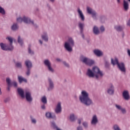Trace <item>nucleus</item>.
I'll return each instance as SVG.
<instances>
[{"instance_id":"1","label":"nucleus","mask_w":130,"mask_h":130,"mask_svg":"<svg viewBox=\"0 0 130 130\" xmlns=\"http://www.w3.org/2000/svg\"><path fill=\"white\" fill-rule=\"evenodd\" d=\"M79 101L82 104L85 106H91L94 103L92 99L89 97V93L86 90H82L79 95Z\"/></svg>"},{"instance_id":"2","label":"nucleus","mask_w":130,"mask_h":130,"mask_svg":"<svg viewBox=\"0 0 130 130\" xmlns=\"http://www.w3.org/2000/svg\"><path fill=\"white\" fill-rule=\"evenodd\" d=\"M16 21L18 23H22V22H24L25 24H30L32 25L35 28H37V24L34 23L33 20H31L29 17L26 16H19L17 18Z\"/></svg>"},{"instance_id":"3","label":"nucleus","mask_w":130,"mask_h":130,"mask_svg":"<svg viewBox=\"0 0 130 130\" xmlns=\"http://www.w3.org/2000/svg\"><path fill=\"white\" fill-rule=\"evenodd\" d=\"M75 46V41L72 38H69L64 43V48L68 52H73V47Z\"/></svg>"},{"instance_id":"4","label":"nucleus","mask_w":130,"mask_h":130,"mask_svg":"<svg viewBox=\"0 0 130 130\" xmlns=\"http://www.w3.org/2000/svg\"><path fill=\"white\" fill-rule=\"evenodd\" d=\"M92 72L94 74L95 78L96 80H99L100 79H102L103 76H104V73L102 71H100V69L98 67L94 66L92 68Z\"/></svg>"},{"instance_id":"5","label":"nucleus","mask_w":130,"mask_h":130,"mask_svg":"<svg viewBox=\"0 0 130 130\" xmlns=\"http://www.w3.org/2000/svg\"><path fill=\"white\" fill-rule=\"evenodd\" d=\"M80 60L83 63H85V64H86V66H88L89 67H92V66L95 63V61L94 60L84 56H81L80 57Z\"/></svg>"},{"instance_id":"6","label":"nucleus","mask_w":130,"mask_h":130,"mask_svg":"<svg viewBox=\"0 0 130 130\" xmlns=\"http://www.w3.org/2000/svg\"><path fill=\"white\" fill-rule=\"evenodd\" d=\"M44 64L47 67V69L50 73H54V69L51 66V62L48 59L44 60Z\"/></svg>"},{"instance_id":"7","label":"nucleus","mask_w":130,"mask_h":130,"mask_svg":"<svg viewBox=\"0 0 130 130\" xmlns=\"http://www.w3.org/2000/svg\"><path fill=\"white\" fill-rule=\"evenodd\" d=\"M0 46L2 50H13L14 49V46H13L12 44L8 45L7 44H4V43H1Z\"/></svg>"},{"instance_id":"8","label":"nucleus","mask_w":130,"mask_h":130,"mask_svg":"<svg viewBox=\"0 0 130 130\" xmlns=\"http://www.w3.org/2000/svg\"><path fill=\"white\" fill-rule=\"evenodd\" d=\"M87 12L88 14H90V15H92V17L94 20H97L98 15L95 11L93 10L92 8L87 7Z\"/></svg>"},{"instance_id":"9","label":"nucleus","mask_w":130,"mask_h":130,"mask_svg":"<svg viewBox=\"0 0 130 130\" xmlns=\"http://www.w3.org/2000/svg\"><path fill=\"white\" fill-rule=\"evenodd\" d=\"M107 93L109 95H113L114 94V85L112 83H110L108 85Z\"/></svg>"},{"instance_id":"10","label":"nucleus","mask_w":130,"mask_h":130,"mask_svg":"<svg viewBox=\"0 0 130 130\" xmlns=\"http://www.w3.org/2000/svg\"><path fill=\"white\" fill-rule=\"evenodd\" d=\"M25 99L27 102H32L33 101V98L32 97V93L31 91L27 90L25 92Z\"/></svg>"},{"instance_id":"11","label":"nucleus","mask_w":130,"mask_h":130,"mask_svg":"<svg viewBox=\"0 0 130 130\" xmlns=\"http://www.w3.org/2000/svg\"><path fill=\"white\" fill-rule=\"evenodd\" d=\"M117 68L122 73H125L126 72V69H125V64L122 62L118 64Z\"/></svg>"},{"instance_id":"12","label":"nucleus","mask_w":130,"mask_h":130,"mask_svg":"<svg viewBox=\"0 0 130 130\" xmlns=\"http://www.w3.org/2000/svg\"><path fill=\"white\" fill-rule=\"evenodd\" d=\"M115 107L117 110H119L120 111H121V112H122V114H126V109H125L124 108L122 107V106H121V105L115 104Z\"/></svg>"},{"instance_id":"13","label":"nucleus","mask_w":130,"mask_h":130,"mask_svg":"<svg viewBox=\"0 0 130 130\" xmlns=\"http://www.w3.org/2000/svg\"><path fill=\"white\" fill-rule=\"evenodd\" d=\"M99 122L98 116L96 115H93L91 118L90 123L91 125H96Z\"/></svg>"},{"instance_id":"14","label":"nucleus","mask_w":130,"mask_h":130,"mask_svg":"<svg viewBox=\"0 0 130 130\" xmlns=\"http://www.w3.org/2000/svg\"><path fill=\"white\" fill-rule=\"evenodd\" d=\"M49 86L47 88L48 91H52L54 89V83H53V81L51 78L48 79Z\"/></svg>"},{"instance_id":"15","label":"nucleus","mask_w":130,"mask_h":130,"mask_svg":"<svg viewBox=\"0 0 130 130\" xmlns=\"http://www.w3.org/2000/svg\"><path fill=\"white\" fill-rule=\"evenodd\" d=\"M77 13L78 14V17L79 19H80L82 22H84V21H85V16L80 8H78Z\"/></svg>"},{"instance_id":"16","label":"nucleus","mask_w":130,"mask_h":130,"mask_svg":"<svg viewBox=\"0 0 130 130\" xmlns=\"http://www.w3.org/2000/svg\"><path fill=\"white\" fill-rule=\"evenodd\" d=\"M46 117L50 119V118H52V119H56V116H55V114L50 112H47L45 114Z\"/></svg>"},{"instance_id":"17","label":"nucleus","mask_w":130,"mask_h":130,"mask_svg":"<svg viewBox=\"0 0 130 130\" xmlns=\"http://www.w3.org/2000/svg\"><path fill=\"white\" fill-rule=\"evenodd\" d=\"M55 112L57 114L61 112V102H59L57 103L55 109Z\"/></svg>"},{"instance_id":"18","label":"nucleus","mask_w":130,"mask_h":130,"mask_svg":"<svg viewBox=\"0 0 130 130\" xmlns=\"http://www.w3.org/2000/svg\"><path fill=\"white\" fill-rule=\"evenodd\" d=\"M86 76L89 78H95V74L93 72V70L88 69L86 72Z\"/></svg>"},{"instance_id":"19","label":"nucleus","mask_w":130,"mask_h":130,"mask_svg":"<svg viewBox=\"0 0 130 130\" xmlns=\"http://www.w3.org/2000/svg\"><path fill=\"white\" fill-rule=\"evenodd\" d=\"M17 93L21 98H24L25 97V92H24V89L22 88H17Z\"/></svg>"},{"instance_id":"20","label":"nucleus","mask_w":130,"mask_h":130,"mask_svg":"<svg viewBox=\"0 0 130 130\" xmlns=\"http://www.w3.org/2000/svg\"><path fill=\"white\" fill-rule=\"evenodd\" d=\"M122 96L125 100H129L130 96L128 91L124 90L122 93Z\"/></svg>"},{"instance_id":"21","label":"nucleus","mask_w":130,"mask_h":130,"mask_svg":"<svg viewBox=\"0 0 130 130\" xmlns=\"http://www.w3.org/2000/svg\"><path fill=\"white\" fill-rule=\"evenodd\" d=\"M123 8L124 11H128V9H129L128 1H126V0L123 1Z\"/></svg>"},{"instance_id":"22","label":"nucleus","mask_w":130,"mask_h":130,"mask_svg":"<svg viewBox=\"0 0 130 130\" xmlns=\"http://www.w3.org/2000/svg\"><path fill=\"white\" fill-rule=\"evenodd\" d=\"M93 53L96 56H102L103 55V52L100 49H95L93 50Z\"/></svg>"},{"instance_id":"23","label":"nucleus","mask_w":130,"mask_h":130,"mask_svg":"<svg viewBox=\"0 0 130 130\" xmlns=\"http://www.w3.org/2000/svg\"><path fill=\"white\" fill-rule=\"evenodd\" d=\"M25 64L27 69H32V62L29 60H26L25 61Z\"/></svg>"},{"instance_id":"24","label":"nucleus","mask_w":130,"mask_h":130,"mask_svg":"<svg viewBox=\"0 0 130 130\" xmlns=\"http://www.w3.org/2000/svg\"><path fill=\"white\" fill-rule=\"evenodd\" d=\"M42 38L43 40H44L46 42H48V35L47 32H44L42 35Z\"/></svg>"},{"instance_id":"25","label":"nucleus","mask_w":130,"mask_h":130,"mask_svg":"<svg viewBox=\"0 0 130 130\" xmlns=\"http://www.w3.org/2000/svg\"><path fill=\"white\" fill-rule=\"evenodd\" d=\"M78 27L80 30V33L83 34L84 32V27H85V24L82 22H79L78 23Z\"/></svg>"},{"instance_id":"26","label":"nucleus","mask_w":130,"mask_h":130,"mask_svg":"<svg viewBox=\"0 0 130 130\" xmlns=\"http://www.w3.org/2000/svg\"><path fill=\"white\" fill-rule=\"evenodd\" d=\"M18 79L20 84H22L23 82H24V83H27V80L21 76H18Z\"/></svg>"},{"instance_id":"27","label":"nucleus","mask_w":130,"mask_h":130,"mask_svg":"<svg viewBox=\"0 0 130 130\" xmlns=\"http://www.w3.org/2000/svg\"><path fill=\"white\" fill-rule=\"evenodd\" d=\"M93 32L95 35H99V34H100V30H99V28L96 26H93Z\"/></svg>"},{"instance_id":"28","label":"nucleus","mask_w":130,"mask_h":130,"mask_svg":"<svg viewBox=\"0 0 130 130\" xmlns=\"http://www.w3.org/2000/svg\"><path fill=\"white\" fill-rule=\"evenodd\" d=\"M18 29H19V25H18V23H14L11 26V29L13 31H17Z\"/></svg>"},{"instance_id":"29","label":"nucleus","mask_w":130,"mask_h":130,"mask_svg":"<svg viewBox=\"0 0 130 130\" xmlns=\"http://www.w3.org/2000/svg\"><path fill=\"white\" fill-rule=\"evenodd\" d=\"M111 63L113 66H115L116 64L118 66L119 62H118V59H117V58H115L111 59Z\"/></svg>"},{"instance_id":"30","label":"nucleus","mask_w":130,"mask_h":130,"mask_svg":"<svg viewBox=\"0 0 130 130\" xmlns=\"http://www.w3.org/2000/svg\"><path fill=\"white\" fill-rule=\"evenodd\" d=\"M17 41L20 45H21V46H23L24 44V41L23 40V38H22L20 36H19L18 37Z\"/></svg>"},{"instance_id":"31","label":"nucleus","mask_w":130,"mask_h":130,"mask_svg":"<svg viewBox=\"0 0 130 130\" xmlns=\"http://www.w3.org/2000/svg\"><path fill=\"white\" fill-rule=\"evenodd\" d=\"M78 117L74 114H71L70 116V120L71 121H75Z\"/></svg>"},{"instance_id":"32","label":"nucleus","mask_w":130,"mask_h":130,"mask_svg":"<svg viewBox=\"0 0 130 130\" xmlns=\"http://www.w3.org/2000/svg\"><path fill=\"white\" fill-rule=\"evenodd\" d=\"M114 28L115 29V30H116V31L119 32L120 31H122V30L123 29V26L118 25L115 26Z\"/></svg>"},{"instance_id":"33","label":"nucleus","mask_w":130,"mask_h":130,"mask_svg":"<svg viewBox=\"0 0 130 130\" xmlns=\"http://www.w3.org/2000/svg\"><path fill=\"white\" fill-rule=\"evenodd\" d=\"M41 101L43 104H47V98L46 96L44 95L41 98Z\"/></svg>"},{"instance_id":"34","label":"nucleus","mask_w":130,"mask_h":130,"mask_svg":"<svg viewBox=\"0 0 130 130\" xmlns=\"http://www.w3.org/2000/svg\"><path fill=\"white\" fill-rule=\"evenodd\" d=\"M51 126L55 130H62L61 128H60L59 127H57V126H56V124H55V122H51Z\"/></svg>"},{"instance_id":"35","label":"nucleus","mask_w":130,"mask_h":130,"mask_svg":"<svg viewBox=\"0 0 130 130\" xmlns=\"http://www.w3.org/2000/svg\"><path fill=\"white\" fill-rule=\"evenodd\" d=\"M15 67L18 69H22L23 66L22 65V62H15Z\"/></svg>"},{"instance_id":"36","label":"nucleus","mask_w":130,"mask_h":130,"mask_svg":"<svg viewBox=\"0 0 130 130\" xmlns=\"http://www.w3.org/2000/svg\"><path fill=\"white\" fill-rule=\"evenodd\" d=\"M113 130H121V129L119 127V125H118V124H114L113 126Z\"/></svg>"},{"instance_id":"37","label":"nucleus","mask_w":130,"mask_h":130,"mask_svg":"<svg viewBox=\"0 0 130 130\" xmlns=\"http://www.w3.org/2000/svg\"><path fill=\"white\" fill-rule=\"evenodd\" d=\"M0 14H2V15H6V11H5V9L0 6Z\"/></svg>"},{"instance_id":"38","label":"nucleus","mask_w":130,"mask_h":130,"mask_svg":"<svg viewBox=\"0 0 130 130\" xmlns=\"http://www.w3.org/2000/svg\"><path fill=\"white\" fill-rule=\"evenodd\" d=\"M6 39L10 42V44H13V41H14V39L11 37H8Z\"/></svg>"},{"instance_id":"39","label":"nucleus","mask_w":130,"mask_h":130,"mask_svg":"<svg viewBox=\"0 0 130 130\" xmlns=\"http://www.w3.org/2000/svg\"><path fill=\"white\" fill-rule=\"evenodd\" d=\"M6 82L8 86H12V82H11V79H10L9 78H7L6 79Z\"/></svg>"},{"instance_id":"40","label":"nucleus","mask_w":130,"mask_h":130,"mask_svg":"<svg viewBox=\"0 0 130 130\" xmlns=\"http://www.w3.org/2000/svg\"><path fill=\"white\" fill-rule=\"evenodd\" d=\"M82 125L85 127V128H88V123L87 121H84L82 123Z\"/></svg>"},{"instance_id":"41","label":"nucleus","mask_w":130,"mask_h":130,"mask_svg":"<svg viewBox=\"0 0 130 130\" xmlns=\"http://www.w3.org/2000/svg\"><path fill=\"white\" fill-rule=\"evenodd\" d=\"M12 86H14L15 88H17V87H18V83H17V82H16L15 81H13L12 82Z\"/></svg>"},{"instance_id":"42","label":"nucleus","mask_w":130,"mask_h":130,"mask_svg":"<svg viewBox=\"0 0 130 130\" xmlns=\"http://www.w3.org/2000/svg\"><path fill=\"white\" fill-rule=\"evenodd\" d=\"M31 123H33V124H36L37 123V120L34 118H31Z\"/></svg>"},{"instance_id":"43","label":"nucleus","mask_w":130,"mask_h":130,"mask_svg":"<svg viewBox=\"0 0 130 130\" xmlns=\"http://www.w3.org/2000/svg\"><path fill=\"white\" fill-rule=\"evenodd\" d=\"M31 74V69H27V71L26 72V76H30Z\"/></svg>"},{"instance_id":"44","label":"nucleus","mask_w":130,"mask_h":130,"mask_svg":"<svg viewBox=\"0 0 130 130\" xmlns=\"http://www.w3.org/2000/svg\"><path fill=\"white\" fill-rule=\"evenodd\" d=\"M28 53L30 54L31 55H33L34 54V51L31 50V49H28Z\"/></svg>"},{"instance_id":"45","label":"nucleus","mask_w":130,"mask_h":130,"mask_svg":"<svg viewBox=\"0 0 130 130\" xmlns=\"http://www.w3.org/2000/svg\"><path fill=\"white\" fill-rule=\"evenodd\" d=\"M63 64H64V66H65V67H66L67 68H69L70 67V65L69 64V63H67V62L66 61H63Z\"/></svg>"},{"instance_id":"46","label":"nucleus","mask_w":130,"mask_h":130,"mask_svg":"<svg viewBox=\"0 0 130 130\" xmlns=\"http://www.w3.org/2000/svg\"><path fill=\"white\" fill-rule=\"evenodd\" d=\"M82 121H83V118L78 119L77 120V122L79 124H81Z\"/></svg>"},{"instance_id":"47","label":"nucleus","mask_w":130,"mask_h":130,"mask_svg":"<svg viewBox=\"0 0 130 130\" xmlns=\"http://www.w3.org/2000/svg\"><path fill=\"white\" fill-rule=\"evenodd\" d=\"M100 30H101V32H104V31H105V28H104V26H102L100 27Z\"/></svg>"},{"instance_id":"48","label":"nucleus","mask_w":130,"mask_h":130,"mask_svg":"<svg viewBox=\"0 0 130 130\" xmlns=\"http://www.w3.org/2000/svg\"><path fill=\"white\" fill-rule=\"evenodd\" d=\"M41 108H42V109H43V110H44L46 109V107L45 106V105H44V104L41 106Z\"/></svg>"},{"instance_id":"49","label":"nucleus","mask_w":130,"mask_h":130,"mask_svg":"<svg viewBox=\"0 0 130 130\" xmlns=\"http://www.w3.org/2000/svg\"><path fill=\"white\" fill-rule=\"evenodd\" d=\"M77 130H83V127L82 126H78L77 127Z\"/></svg>"},{"instance_id":"50","label":"nucleus","mask_w":130,"mask_h":130,"mask_svg":"<svg viewBox=\"0 0 130 130\" xmlns=\"http://www.w3.org/2000/svg\"><path fill=\"white\" fill-rule=\"evenodd\" d=\"M39 42L41 45H42L43 44V41L42 40H39Z\"/></svg>"},{"instance_id":"51","label":"nucleus","mask_w":130,"mask_h":130,"mask_svg":"<svg viewBox=\"0 0 130 130\" xmlns=\"http://www.w3.org/2000/svg\"><path fill=\"white\" fill-rule=\"evenodd\" d=\"M11 87H12V85H8L7 87V90H8V91H10V90H11Z\"/></svg>"},{"instance_id":"52","label":"nucleus","mask_w":130,"mask_h":130,"mask_svg":"<svg viewBox=\"0 0 130 130\" xmlns=\"http://www.w3.org/2000/svg\"><path fill=\"white\" fill-rule=\"evenodd\" d=\"M127 52L128 55L129 56H130V50L128 49L127 50Z\"/></svg>"},{"instance_id":"53","label":"nucleus","mask_w":130,"mask_h":130,"mask_svg":"<svg viewBox=\"0 0 130 130\" xmlns=\"http://www.w3.org/2000/svg\"><path fill=\"white\" fill-rule=\"evenodd\" d=\"M81 36H82V38H83V39L85 38V36L84 35L83 32H82V34L81 33Z\"/></svg>"},{"instance_id":"54","label":"nucleus","mask_w":130,"mask_h":130,"mask_svg":"<svg viewBox=\"0 0 130 130\" xmlns=\"http://www.w3.org/2000/svg\"><path fill=\"white\" fill-rule=\"evenodd\" d=\"M51 3H54L55 2V0H49Z\"/></svg>"},{"instance_id":"55","label":"nucleus","mask_w":130,"mask_h":130,"mask_svg":"<svg viewBox=\"0 0 130 130\" xmlns=\"http://www.w3.org/2000/svg\"><path fill=\"white\" fill-rule=\"evenodd\" d=\"M117 4H120V0H117Z\"/></svg>"},{"instance_id":"56","label":"nucleus","mask_w":130,"mask_h":130,"mask_svg":"<svg viewBox=\"0 0 130 130\" xmlns=\"http://www.w3.org/2000/svg\"><path fill=\"white\" fill-rule=\"evenodd\" d=\"M56 60H57V61H60V59L57 58V59H56Z\"/></svg>"},{"instance_id":"57","label":"nucleus","mask_w":130,"mask_h":130,"mask_svg":"<svg viewBox=\"0 0 130 130\" xmlns=\"http://www.w3.org/2000/svg\"><path fill=\"white\" fill-rule=\"evenodd\" d=\"M4 102H8V101H7V100H4Z\"/></svg>"},{"instance_id":"58","label":"nucleus","mask_w":130,"mask_h":130,"mask_svg":"<svg viewBox=\"0 0 130 130\" xmlns=\"http://www.w3.org/2000/svg\"><path fill=\"white\" fill-rule=\"evenodd\" d=\"M0 94H2V91H1V88H0Z\"/></svg>"},{"instance_id":"59","label":"nucleus","mask_w":130,"mask_h":130,"mask_svg":"<svg viewBox=\"0 0 130 130\" xmlns=\"http://www.w3.org/2000/svg\"><path fill=\"white\" fill-rule=\"evenodd\" d=\"M22 130H24V129H23Z\"/></svg>"}]
</instances>
